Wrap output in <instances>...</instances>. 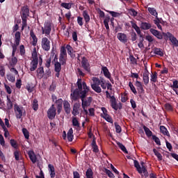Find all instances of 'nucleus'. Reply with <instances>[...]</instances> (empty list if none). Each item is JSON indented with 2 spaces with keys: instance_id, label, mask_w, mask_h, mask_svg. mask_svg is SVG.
<instances>
[{
  "instance_id": "nucleus-1",
  "label": "nucleus",
  "mask_w": 178,
  "mask_h": 178,
  "mask_svg": "<svg viewBox=\"0 0 178 178\" xmlns=\"http://www.w3.org/2000/svg\"><path fill=\"white\" fill-rule=\"evenodd\" d=\"M76 86L78 88H76L71 93V99L72 101H77L79 98L81 100L82 108H88L90 106L91 103L92 102V97H87V94L90 91V87L87 86V83L85 81H83L81 79H78L76 82Z\"/></svg>"
},
{
  "instance_id": "nucleus-2",
  "label": "nucleus",
  "mask_w": 178,
  "mask_h": 178,
  "mask_svg": "<svg viewBox=\"0 0 178 178\" xmlns=\"http://www.w3.org/2000/svg\"><path fill=\"white\" fill-rule=\"evenodd\" d=\"M20 15L22 20V30H24L27 27V18L30 17V9H29L27 6L22 8Z\"/></svg>"
},
{
  "instance_id": "nucleus-3",
  "label": "nucleus",
  "mask_w": 178,
  "mask_h": 178,
  "mask_svg": "<svg viewBox=\"0 0 178 178\" xmlns=\"http://www.w3.org/2000/svg\"><path fill=\"white\" fill-rule=\"evenodd\" d=\"M53 26L54 24L51 21H45L44 26H42V33L44 34L46 37H49Z\"/></svg>"
},
{
  "instance_id": "nucleus-4",
  "label": "nucleus",
  "mask_w": 178,
  "mask_h": 178,
  "mask_svg": "<svg viewBox=\"0 0 178 178\" xmlns=\"http://www.w3.org/2000/svg\"><path fill=\"white\" fill-rule=\"evenodd\" d=\"M163 35L164 38V40H168L169 38L170 41L172 42V45L174 47H178V40L170 32L164 33L163 32Z\"/></svg>"
},
{
  "instance_id": "nucleus-5",
  "label": "nucleus",
  "mask_w": 178,
  "mask_h": 178,
  "mask_svg": "<svg viewBox=\"0 0 178 178\" xmlns=\"http://www.w3.org/2000/svg\"><path fill=\"white\" fill-rule=\"evenodd\" d=\"M14 108L17 119H22V116H26V110L23 107L15 104Z\"/></svg>"
},
{
  "instance_id": "nucleus-6",
  "label": "nucleus",
  "mask_w": 178,
  "mask_h": 178,
  "mask_svg": "<svg viewBox=\"0 0 178 178\" xmlns=\"http://www.w3.org/2000/svg\"><path fill=\"white\" fill-rule=\"evenodd\" d=\"M81 67L86 70L88 73L91 72V66L90 65V63L88 62V59L83 56L82 58V60L81 62Z\"/></svg>"
},
{
  "instance_id": "nucleus-7",
  "label": "nucleus",
  "mask_w": 178,
  "mask_h": 178,
  "mask_svg": "<svg viewBox=\"0 0 178 178\" xmlns=\"http://www.w3.org/2000/svg\"><path fill=\"white\" fill-rule=\"evenodd\" d=\"M41 45L42 49L47 52L51 49V41L47 37L42 38Z\"/></svg>"
},
{
  "instance_id": "nucleus-8",
  "label": "nucleus",
  "mask_w": 178,
  "mask_h": 178,
  "mask_svg": "<svg viewBox=\"0 0 178 178\" xmlns=\"http://www.w3.org/2000/svg\"><path fill=\"white\" fill-rule=\"evenodd\" d=\"M47 113V118H49L50 120H54V119H55V116H56V108H55V105L52 104L48 109Z\"/></svg>"
},
{
  "instance_id": "nucleus-9",
  "label": "nucleus",
  "mask_w": 178,
  "mask_h": 178,
  "mask_svg": "<svg viewBox=\"0 0 178 178\" xmlns=\"http://www.w3.org/2000/svg\"><path fill=\"white\" fill-rule=\"evenodd\" d=\"M134 85L136 87L138 94H144V92H145V90H144V85L143 83L138 81V79H136Z\"/></svg>"
},
{
  "instance_id": "nucleus-10",
  "label": "nucleus",
  "mask_w": 178,
  "mask_h": 178,
  "mask_svg": "<svg viewBox=\"0 0 178 178\" xmlns=\"http://www.w3.org/2000/svg\"><path fill=\"white\" fill-rule=\"evenodd\" d=\"M111 106L115 111H118V109H122V103H120V106H118V103L116 102V98L115 96L111 97V99L110 100Z\"/></svg>"
},
{
  "instance_id": "nucleus-11",
  "label": "nucleus",
  "mask_w": 178,
  "mask_h": 178,
  "mask_svg": "<svg viewBox=\"0 0 178 178\" xmlns=\"http://www.w3.org/2000/svg\"><path fill=\"white\" fill-rule=\"evenodd\" d=\"M150 33L154 35L158 40H162L163 38V33H161L158 30L150 29Z\"/></svg>"
},
{
  "instance_id": "nucleus-12",
  "label": "nucleus",
  "mask_w": 178,
  "mask_h": 178,
  "mask_svg": "<svg viewBox=\"0 0 178 178\" xmlns=\"http://www.w3.org/2000/svg\"><path fill=\"white\" fill-rule=\"evenodd\" d=\"M81 105L80 103H75L73 106L72 115L73 116H77L80 113V108Z\"/></svg>"
},
{
  "instance_id": "nucleus-13",
  "label": "nucleus",
  "mask_w": 178,
  "mask_h": 178,
  "mask_svg": "<svg viewBox=\"0 0 178 178\" xmlns=\"http://www.w3.org/2000/svg\"><path fill=\"white\" fill-rule=\"evenodd\" d=\"M117 38L120 41V42H123L126 44L127 42V35L123 33H118L117 35Z\"/></svg>"
},
{
  "instance_id": "nucleus-14",
  "label": "nucleus",
  "mask_w": 178,
  "mask_h": 178,
  "mask_svg": "<svg viewBox=\"0 0 178 178\" xmlns=\"http://www.w3.org/2000/svg\"><path fill=\"white\" fill-rule=\"evenodd\" d=\"M30 37L32 38V45L33 47L37 46V42H38V38H37V35H35V33H34V31L31 29L30 31Z\"/></svg>"
},
{
  "instance_id": "nucleus-15",
  "label": "nucleus",
  "mask_w": 178,
  "mask_h": 178,
  "mask_svg": "<svg viewBox=\"0 0 178 178\" xmlns=\"http://www.w3.org/2000/svg\"><path fill=\"white\" fill-rule=\"evenodd\" d=\"M131 24V27L132 29H134L135 31H136L137 34L138 35H140V37H143V35H141V29L140 27H139L138 26H137V24H136V22L131 21L130 22Z\"/></svg>"
},
{
  "instance_id": "nucleus-16",
  "label": "nucleus",
  "mask_w": 178,
  "mask_h": 178,
  "mask_svg": "<svg viewBox=\"0 0 178 178\" xmlns=\"http://www.w3.org/2000/svg\"><path fill=\"white\" fill-rule=\"evenodd\" d=\"M140 27L141 29V30H151V27H152V25L149 23V22H142L140 24Z\"/></svg>"
},
{
  "instance_id": "nucleus-17",
  "label": "nucleus",
  "mask_w": 178,
  "mask_h": 178,
  "mask_svg": "<svg viewBox=\"0 0 178 178\" xmlns=\"http://www.w3.org/2000/svg\"><path fill=\"white\" fill-rule=\"evenodd\" d=\"M63 108L65 110V113H67V115L70 114V111H71V108H70V103H69V102H67V100H65L63 102Z\"/></svg>"
},
{
  "instance_id": "nucleus-18",
  "label": "nucleus",
  "mask_w": 178,
  "mask_h": 178,
  "mask_svg": "<svg viewBox=\"0 0 178 178\" xmlns=\"http://www.w3.org/2000/svg\"><path fill=\"white\" fill-rule=\"evenodd\" d=\"M36 76L38 77V79H39L40 80H41V79H42V77H44V67H40L37 69L36 70Z\"/></svg>"
},
{
  "instance_id": "nucleus-19",
  "label": "nucleus",
  "mask_w": 178,
  "mask_h": 178,
  "mask_svg": "<svg viewBox=\"0 0 178 178\" xmlns=\"http://www.w3.org/2000/svg\"><path fill=\"white\" fill-rule=\"evenodd\" d=\"M91 147L92 152H95V154H98V152H99V149L98 148V145H97V141L95 140V138L92 139Z\"/></svg>"
},
{
  "instance_id": "nucleus-20",
  "label": "nucleus",
  "mask_w": 178,
  "mask_h": 178,
  "mask_svg": "<svg viewBox=\"0 0 178 178\" xmlns=\"http://www.w3.org/2000/svg\"><path fill=\"white\" fill-rule=\"evenodd\" d=\"M38 66V60H32L31 62V67L30 71L34 72L37 70V67Z\"/></svg>"
},
{
  "instance_id": "nucleus-21",
  "label": "nucleus",
  "mask_w": 178,
  "mask_h": 178,
  "mask_svg": "<svg viewBox=\"0 0 178 178\" xmlns=\"http://www.w3.org/2000/svg\"><path fill=\"white\" fill-rule=\"evenodd\" d=\"M22 38V33L19 31H17L15 34V43L16 45H20V40Z\"/></svg>"
},
{
  "instance_id": "nucleus-22",
  "label": "nucleus",
  "mask_w": 178,
  "mask_h": 178,
  "mask_svg": "<svg viewBox=\"0 0 178 178\" xmlns=\"http://www.w3.org/2000/svg\"><path fill=\"white\" fill-rule=\"evenodd\" d=\"M145 164V163H144L143 161L140 162V165L142 166V167H140L142 173H143V175L145 177H148V176H149L148 170H147V168L145 167V165H144Z\"/></svg>"
},
{
  "instance_id": "nucleus-23",
  "label": "nucleus",
  "mask_w": 178,
  "mask_h": 178,
  "mask_svg": "<svg viewBox=\"0 0 178 178\" xmlns=\"http://www.w3.org/2000/svg\"><path fill=\"white\" fill-rule=\"evenodd\" d=\"M67 138L70 143L73 141L74 136L73 135V128H70L67 134Z\"/></svg>"
},
{
  "instance_id": "nucleus-24",
  "label": "nucleus",
  "mask_w": 178,
  "mask_h": 178,
  "mask_svg": "<svg viewBox=\"0 0 178 178\" xmlns=\"http://www.w3.org/2000/svg\"><path fill=\"white\" fill-rule=\"evenodd\" d=\"M49 168V172L50 173V177L51 178H54L56 173H55V167L52 164H49L48 165Z\"/></svg>"
},
{
  "instance_id": "nucleus-25",
  "label": "nucleus",
  "mask_w": 178,
  "mask_h": 178,
  "mask_svg": "<svg viewBox=\"0 0 178 178\" xmlns=\"http://www.w3.org/2000/svg\"><path fill=\"white\" fill-rule=\"evenodd\" d=\"M102 72H103L104 76L106 77V79H111V72H109V70L106 67H102Z\"/></svg>"
},
{
  "instance_id": "nucleus-26",
  "label": "nucleus",
  "mask_w": 178,
  "mask_h": 178,
  "mask_svg": "<svg viewBox=\"0 0 178 178\" xmlns=\"http://www.w3.org/2000/svg\"><path fill=\"white\" fill-rule=\"evenodd\" d=\"M160 131L163 134V136H167V137H170V134H169V131H168V129L165 127V126H160Z\"/></svg>"
},
{
  "instance_id": "nucleus-27",
  "label": "nucleus",
  "mask_w": 178,
  "mask_h": 178,
  "mask_svg": "<svg viewBox=\"0 0 178 178\" xmlns=\"http://www.w3.org/2000/svg\"><path fill=\"white\" fill-rule=\"evenodd\" d=\"M143 81L145 86H147L148 83H149V74L143 73Z\"/></svg>"
},
{
  "instance_id": "nucleus-28",
  "label": "nucleus",
  "mask_w": 178,
  "mask_h": 178,
  "mask_svg": "<svg viewBox=\"0 0 178 178\" xmlns=\"http://www.w3.org/2000/svg\"><path fill=\"white\" fill-rule=\"evenodd\" d=\"M134 166L136 168V170L140 175H143V170H141V165H140V163H138V161L134 160Z\"/></svg>"
},
{
  "instance_id": "nucleus-29",
  "label": "nucleus",
  "mask_w": 178,
  "mask_h": 178,
  "mask_svg": "<svg viewBox=\"0 0 178 178\" xmlns=\"http://www.w3.org/2000/svg\"><path fill=\"white\" fill-rule=\"evenodd\" d=\"M28 155L32 163H35V162H37V156H35L34 152H29Z\"/></svg>"
},
{
  "instance_id": "nucleus-30",
  "label": "nucleus",
  "mask_w": 178,
  "mask_h": 178,
  "mask_svg": "<svg viewBox=\"0 0 178 178\" xmlns=\"http://www.w3.org/2000/svg\"><path fill=\"white\" fill-rule=\"evenodd\" d=\"M147 10L150 13V15L154 16L156 19H158V12H156V10L154 8L149 7L147 8Z\"/></svg>"
},
{
  "instance_id": "nucleus-31",
  "label": "nucleus",
  "mask_w": 178,
  "mask_h": 178,
  "mask_svg": "<svg viewBox=\"0 0 178 178\" xmlns=\"http://www.w3.org/2000/svg\"><path fill=\"white\" fill-rule=\"evenodd\" d=\"M9 60V65L11 66V67H15L16 65H17V58L16 57H12Z\"/></svg>"
},
{
  "instance_id": "nucleus-32",
  "label": "nucleus",
  "mask_w": 178,
  "mask_h": 178,
  "mask_svg": "<svg viewBox=\"0 0 178 178\" xmlns=\"http://www.w3.org/2000/svg\"><path fill=\"white\" fill-rule=\"evenodd\" d=\"M150 77H151L150 81L152 83H156V81H158V72H154L152 73Z\"/></svg>"
},
{
  "instance_id": "nucleus-33",
  "label": "nucleus",
  "mask_w": 178,
  "mask_h": 178,
  "mask_svg": "<svg viewBox=\"0 0 178 178\" xmlns=\"http://www.w3.org/2000/svg\"><path fill=\"white\" fill-rule=\"evenodd\" d=\"M91 88L94 90L95 92H97V94L102 92V89H101L99 85H91Z\"/></svg>"
},
{
  "instance_id": "nucleus-34",
  "label": "nucleus",
  "mask_w": 178,
  "mask_h": 178,
  "mask_svg": "<svg viewBox=\"0 0 178 178\" xmlns=\"http://www.w3.org/2000/svg\"><path fill=\"white\" fill-rule=\"evenodd\" d=\"M83 17L86 24H88V23H90V15H88V12H87V10H84L83 12Z\"/></svg>"
},
{
  "instance_id": "nucleus-35",
  "label": "nucleus",
  "mask_w": 178,
  "mask_h": 178,
  "mask_svg": "<svg viewBox=\"0 0 178 178\" xmlns=\"http://www.w3.org/2000/svg\"><path fill=\"white\" fill-rule=\"evenodd\" d=\"M60 70H62V64L57 61L54 63V71L60 72Z\"/></svg>"
},
{
  "instance_id": "nucleus-36",
  "label": "nucleus",
  "mask_w": 178,
  "mask_h": 178,
  "mask_svg": "<svg viewBox=\"0 0 178 178\" xmlns=\"http://www.w3.org/2000/svg\"><path fill=\"white\" fill-rule=\"evenodd\" d=\"M143 129L147 137H152V131L149 130V128L147 127L145 125H143Z\"/></svg>"
},
{
  "instance_id": "nucleus-37",
  "label": "nucleus",
  "mask_w": 178,
  "mask_h": 178,
  "mask_svg": "<svg viewBox=\"0 0 178 178\" xmlns=\"http://www.w3.org/2000/svg\"><path fill=\"white\" fill-rule=\"evenodd\" d=\"M86 176L87 178H94V172L91 168H88L86 172Z\"/></svg>"
},
{
  "instance_id": "nucleus-38",
  "label": "nucleus",
  "mask_w": 178,
  "mask_h": 178,
  "mask_svg": "<svg viewBox=\"0 0 178 178\" xmlns=\"http://www.w3.org/2000/svg\"><path fill=\"white\" fill-rule=\"evenodd\" d=\"M65 48L67 51L68 55H70L71 58H73V47H72L70 44H67Z\"/></svg>"
},
{
  "instance_id": "nucleus-39",
  "label": "nucleus",
  "mask_w": 178,
  "mask_h": 178,
  "mask_svg": "<svg viewBox=\"0 0 178 178\" xmlns=\"http://www.w3.org/2000/svg\"><path fill=\"white\" fill-rule=\"evenodd\" d=\"M117 145H118L119 148L121 149L122 152H124V154H129L127 149H126V147L123 144L118 142Z\"/></svg>"
},
{
  "instance_id": "nucleus-40",
  "label": "nucleus",
  "mask_w": 178,
  "mask_h": 178,
  "mask_svg": "<svg viewBox=\"0 0 178 178\" xmlns=\"http://www.w3.org/2000/svg\"><path fill=\"white\" fill-rule=\"evenodd\" d=\"M129 87L133 94H134V95H137V89H136V87L133 85L132 82H129Z\"/></svg>"
},
{
  "instance_id": "nucleus-41",
  "label": "nucleus",
  "mask_w": 178,
  "mask_h": 178,
  "mask_svg": "<svg viewBox=\"0 0 178 178\" xmlns=\"http://www.w3.org/2000/svg\"><path fill=\"white\" fill-rule=\"evenodd\" d=\"M72 126L77 128L80 127V122H79V120L76 117L72 118Z\"/></svg>"
},
{
  "instance_id": "nucleus-42",
  "label": "nucleus",
  "mask_w": 178,
  "mask_h": 178,
  "mask_svg": "<svg viewBox=\"0 0 178 178\" xmlns=\"http://www.w3.org/2000/svg\"><path fill=\"white\" fill-rule=\"evenodd\" d=\"M101 117L103 118L106 122H108V123H111V124H113V119L111 115H108L106 116H102V114H101Z\"/></svg>"
},
{
  "instance_id": "nucleus-43",
  "label": "nucleus",
  "mask_w": 178,
  "mask_h": 178,
  "mask_svg": "<svg viewBox=\"0 0 178 178\" xmlns=\"http://www.w3.org/2000/svg\"><path fill=\"white\" fill-rule=\"evenodd\" d=\"M32 108L33 111H38V100H37V99L33 100Z\"/></svg>"
},
{
  "instance_id": "nucleus-44",
  "label": "nucleus",
  "mask_w": 178,
  "mask_h": 178,
  "mask_svg": "<svg viewBox=\"0 0 178 178\" xmlns=\"http://www.w3.org/2000/svg\"><path fill=\"white\" fill-rule=\"evenodd\" d=\"M154 54L159 56H163V51L161 49V48L154 47Z\"/></svg>"
},
{
  "instance_id": "nucleus-45",
  "label": "nucleus",
  "mask_w": 178,
  "mask_h": 178,
  "mask_svg": "<svg viewBox=\"0 0 178 178\" xmlns=\"http://www.w3.org/2000/svg\"><path fill=\"white\" fill-rule=\"evenodd\" d=\"M109 22H111V17H106V18L104 20V24L106 29V30H109Z\"/></svg>"
},
{
  "instance_id": "nucleus-46",
  "label": "nucleus",
  "mask_w": 178,
  "mask_h": 178,
  "mask_svg": "<svg viewBox=\"0 0 178 178\" xmlns=\"http://www.w3.org/2000/svg\"><path fill=\"white\" fill-rule=\"evenodd\" d=\"M22 133H23L26 140H29V138H30V132H29V130H27V129L23 128Z\"/></svg>"
},
{
  "instance_id": "nucleus-47",
  "label": "nucleus",
  "mask_w": 178,
  "mask_h": 178,
  "mask_svg": "<svg viewBox=\"0 0 178 178\" xmlns=\"http://www.w3.org/2000/svg\"><path fill=\"white\" fill-rule=\"evenodd\" d=\"M7 108L9 110L13 108V103L12 102V100H10V98L9 97V96H7Z\"/></svg>"
},
{
  "instance_id": "nucleus-48",
  "label": "nucleus",
  "mask_w": 178,
  "mask_h": 178,
  "mask_svg": "<svg viewBox=\"0 0 178 178\" xmlns=\"http://www.w3.org/2000/svg\"><path fill=\"white\" fill-rule=\"evenodd\" d=\"M32 60H38V54H37V49L34 48L32 52Z\"/></svg>"
},
{
  "instance_id": "nucleus-49",
  "label": "nucleus",
  "mask_w": 178,
  "mask_h": 178,
  "mask_svg": "<svg viewBox=\"0 0 178 178\" xmlns=\"http://www.w3.org/2000/svg\"><path fill=\"white\" fill-rule=\"evenodd\" d=\"M72 3H62L60 4V6H62V8H65V9H72Z\"/></svg>"
},
{
  "instance_id": "nucleus-50",
  "label": "nucleus",
  "mask_w": 178,
  "mask_h": 178,
  "mask_svg": "<svg viewBox=\"0 0 178 178\" xmlns=\"http://www.w3.org/2000/svg\"><path fill=\"white\" fill-rule=\"evenodd\" d=\"M93 83L91 84V86H101L100 81L99 78L93 77L92 79Z\"/></svg>"
},
{
  "instance_id": "nucleus-51",
  "label": "nucleus",
  "mask_w": 178,
  "mask_h": 178,
  "mask_svg": "<svg viewBox=\"0 0 178 178\" xmlns=\"http://www.w3.org/2000/svg\"><path fill=\"white\" fill-rule=\"evenodd\" d=\"M67 56H59V60L60 63L63 65H66V58Z\"/></svg>"
},
{
  "instance_id": "nucleus-52",
  "label": "nucleus",
  "mask_w": 178,
  "mask_h": 178,
  "mask_svg": "<svg viewBox=\"0 0 178 178\" xmlns=\"http://www.w3.org/2000/svg\"><path fill=\"white\" fill-rule=\"evenodd\" d=\"M153 152H154V155H156V156L158 158L159 161H162V159H163L162 154H161V153H159V152H158V150H156V149H154Z\"/></svg>"
},
{
  "instance_id": "nucleus-53",
  "label": "nucleus",
  "mask_w": 178,
  "mask_h": 178,
  "mask_svg": "<svg viewBox=\"0 0 178 178\" xmlns=\"http://www.w3.org/2000/svg\"><path fill=\"white\" fill-rule=\"evenodd\" d=\"M114 126L115 127L116 133L118 134L122 133V127H120V125H119L118 122H114Z\"/></svg>"
},
{
  "instance_id": "nucleus-54",
  "label": "nucleus",
  "mask_w": 178,
  "mask_h": 178,
  "mask_svg": "<svg viewBox=\"0 0 178 178\" xmlns=\"http://www.w3.org/2000/svg\"><path fill=\"white\" fill-rule=\"evenodd\" d=\"M60 56H67V53L66 52V47H65L64 46L61 47V48H60Z\"/></svg>"
},
{
  "instance_id": "nucleus-55",
  "label": "nucleus",
  "mask_w": 178,
  "mask_h": 178,
  "mask_svg": "<svg viewBox=\"0 0 178 178\" xmlns=\"http://www.w3.org/2000/svg\"><path fill=\"white\" fill-rule=\"evenodd\" d=\"M14 156H15V161H19L20 160V151L15 150L14 152Z\"/></svg>"
},
{
  "instance_id": "nucleus-56",
  "label": "nucleus",
  "mask_w": 178,
  "mask_h": 178,
  "mask_svg": "<svg viewBox=\"0 0 178 178\" xmlns=\"http://www.w3.org/2000/svg\"><path fill=\"white\" fill-rule=\"evenodd\" d=\"M5 74H6V70H5V67L0 66V76L1 77H5Z\"/></svg>"
},
{
  "instance_id": "nucleus-57",
  "label": "nucleus",
  "mask_w": 178,
  "mask_h": 178,
  "mask_svg": "<svg viewBox=\"0 0 178 178\" xmlns=\"http://www.w3.org/2000/svg\"><path fill=\"white\" fill-rule=\"evenodd\" d=\"M104 172L106 173V175H107V176L108 177H111V178H113L115 177V175L112 173V172L111 170H109L108 168H105L104 169Z\"/></svg>"
},
{
  "instance_id": "nucleus-58",
  "label": "nucleus",
  "mask_w": 178,
  "mask_h": 178,
  "mask_svg": "<svg viewBox=\"0 0 178 178\" xmlns=\"http://www.w3.org/2000/svg\"><path fill=\"white\" fill-rule=\"evenodd\" d=\"M7 79L8 81H11V83L16 81V77L12 74H7Z\"/></svg>"
},
{
  "instance_id": "nucleus-59",
  "label": "nucleus",
  "mask_w": 178,
  "mask_h": 178,
  "mask_svg": "<svg viewBox=\"0 0 178 178\" xmlns=\"http://www.w3.org/2000/svg\"><path fill=\"white\" fill-rule=\"evenodd\" d=\"M51 70L48 68L46 70L45 73H44V79H48L49 77H51Z\"/></svg>"
},
{
  "instance_id": "nucleus-60",
  "label": "nucleus",
  "mask_w": 178,
  "mask_h": 178,
  "mask_svg": "<svg viewBox=\"0 0 178 178\" xmlns=\"http://www.w3.org/2000/svg\"><path fill=\"white\" fill-rule=\"evenodd\" d=\"M152 140H154V143H156L157 145H161V140H159V138L156 137V136L153 135Z\"/></svg>"
},
{
  "instance_id": "nucleus-61",
  "label": "nucleus",
  "mask_w": 178,
  "mask_h": 178,
  "mask_svg": "<svg viewBox=\"0 0 178 178\" xmlns=\"http://www.w3.org/2000/svg\"><path fill=\"white\" fill-rule=\"evenodd\" d=\"M129 15H131V16H134V17H136V16H137L138 13L137 11H136V10H134V8H131L129 10Z\"/></svg>"
},
{
  "instance_id": "nucleus-62",
  "label": "nucleus",
  "mask_w": 178,
  "mask_h": 178,
  "mask_svg": "<svg viewBox=\"0 0 178 178\" xmlns=\"http://www.w3.org/2000/svg\"><path fill=\"white\" fill-rule=\"evenodd\" d=\"M10 145L13 148H15V149H17V143H16V140H15V139L10 140Z\"/></svg>"
},
{
  "instance_id": "nucleus-63",
  "label": "nucleus",
  "mask_w": 178,
  "mask_h": 178,
  "mask_svg": "<svg viewBox=\"0 0 178 178\" xmlns=\"http://www.w3.org/2000/svg\"><path fill=\"white\" fill-rule=\"evenodd\" d=\"M131 41L134 42L137 40V33L136 32L132 31L131 33Z\"/></svg>"
},
{
  "instance_id": "nucleus-64",
  "label": "nucleus",
  "mask_w": 178,
  "mask_h": 178,
  "mask_svg": "<svg viewBox=\"0 0 178 178\" xmlns=\"http://www.w3.org/2000/svg\"><path fill=\"white\" fill-rule=\"evenodd\" d=\"M171 88H172V90H176V88H178L177 80L173 81V84L171 86Z\"/></svg>"
}]
</instances>
